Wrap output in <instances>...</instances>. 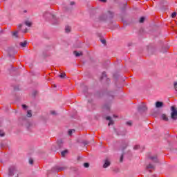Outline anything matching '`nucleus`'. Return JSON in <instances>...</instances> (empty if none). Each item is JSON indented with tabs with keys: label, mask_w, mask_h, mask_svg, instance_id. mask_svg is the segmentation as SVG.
Segmentation results:
<instances>
[{
	"label": "nucleus",
	"mask_w": 177,
	"mask_h": 177,
	"mask_svg": "<svg viewBox=\"0 0 177 177\" xmlns=\"http://www.w3.org/2000/svg\"><path fill=\"white\" fill-rule=\"evenodd\" d=\"M149 172H151V170H149Z\"/></svg>",
	"instance_id": "nucleus-53"
},
{
	"label": "nucleus",
	"mask_w": 177,
	"mask_h": 177,
	"mask_svg": "<svg viewBox=\"0 0 177 177\" xmlns=\"http://www.w3.org/2000/svg\"><path fill=\"white\" fill-rule=\"evenodd\" d=\"M27 117H28L29 118L32 117V113L31 112V110L28 111V112H27Z\"/></svg>",
	"instance_id": "nucleus-25"
},
{
	"label": "nucleus",
	"mask_w": 177,
	"mask_h": 177,
	"mask_svg": "<svg viewBox=\"0 0 177 177\" xmlns=\"http://www.w3.org/2000/svg\"><path fill=\"white\" fill-rule=\"evenodd\" d=\"M138 110L139 113H145V111H147V106L145 103H142L140 105L138 106Z\"/></svg>",
	"instance_id": "nucleus-6"
},
{
	"label": "nucleus",
	"mask_w": 177,
	"mask_h": 177,
	"mask_svg": "<svg viewBox=\"0 0 177 177\" xmlns=\"http://www.w3.org/2000/svg\"><path fill=\"white\" fill-rule=\"evenodd\" d=\"M147 169H154V165H151V163H149L147 166Z\"/></svg>",
	"instance_id": "nucleus-18"
},
{
	"label": "nucleus",
	"mask_w": 177,
	"mask_h": 177,
	"mask_svg": "<svg viewBox=\"0 0 177 177\" xmlns=\"http://www.w3.org/2000/svg\"><path fill=\"white\" fill-rule=\"evenodd\" d=\"M20 46H22V48H26V46H27V41H24V42H21Z\"/></svg>",
	"instance_id": "nucleus-19"
},
{
	"label": "nucleus",
	"mask_w": 177,
	"mask_h": 177,
	"mask_svg": "<svg viewBox=\"0 0 177 177\" xmlns=\"http://www.w3.org/2000/svg\"><path fill=\"white\" fill-rule=\"evenodd\" d=\"M174 89H175V91H176V92H177V82H174Z\"/></svg>",
	"instance_id": "nucleus-38"
},
{
	"label": "nucleus",
	"mask_w": 177,
	"mask_h": 177,
	"mask_svg": "<svg viewBox=\"0 0 177 177\" xmlns=\"http://www.w3.org/2000/svg\"><path fill=\"white\" fill-rule=\"evenodd\" d=\"M140 149V145H136V146H134V147H133V149H134V150H138V149Z\"/></svg>",
	"instance_id": "nucleus-30"
},
{
	"label": "nucleus",
	"mask_w": 177,
	"mask_h": 177,
	"mask_svg": "<svg viewBox=\"0 0 177 177\" xmlns=\"http://www.w3.org/2000/svg\"><path fill=\"white\" fill-rule=\"evenodd\" d=\"M128 147V144L127 142H124L122 147V151H124V150H125L127 149V147Z\"/></svg>",
	"instance_id": "nucleus-23"
},
{
	"label": "nucleus",
	"mask_w": 177,
	"mask_h": 177,
	"mask_svg": "<svg viewBox=\"0 0 177 177\" xmlns=\"http://www.w3.org/2000/svg\"><path fill=\"white\" fill-rule=\"evenodd\" d=\"M113 117H114L115 118H117V116H116L115 115H113Z\"/></svg>",
	"instance_id": "nucleus-46"
},
{
	"label": "nucleus",
	"mask_w": 177,
	"mask_h": 177,
	"mask_svg": "<svg viewBox=\"0 0 177 177\" xmlns=\"http://www.w3.org/2000/svg\"><path fill=\"white\" fill-rule=\"evenodd\" d=\"M25 24H26V26H27L28 27H31V26H32V23L30 22V21H25Z\"/></svg>",
	"instance_id": "nucleus-22"
},
{
	"label": "nucleus",
	"mask_w": 177,
	"mask_h": 177,
	"mask_svg": "<svg viewBox=\"0 0 177 177\" xmlns=\"http://www.w3.org/2000/svg\"><path fill=\"white\" fill-rule=\"evenodd\" d=\"M57 145L59 149H62L63 147V141L62 140H57Z\"/></svg>",
	"instance_id": "nucleus-12"
},
{
	"label": "nucleus",
	"mask_w": 177,
	"mask_h": 177,
	"mask_svg": "<svg viewBox=\"0 0 177 177\" xmlns=\"http://www.w3.org/2000/svg\"><path fill=\"white\" fill-rule=\"evenodd\" d=\"M27 31H28V29L26 28L24 30V32L26 34L27 32Z\"/></svg>",
	"instance_id": "nucleus-45"
},
{
	"label": "nucleus",
	"mask_w": 177,
	"mask_h": 177,
	"mask_svg": "<svg viewBox=\"0 0 177 177\" xmlns=\"http://www.w3.org/2000/svg\"><path fill=\"white\" fill-rule=\"evenodd\" d=\"M21 27H23V24H21L17 26V30H21Z\"/></svg>",
	"instance_id": "nucleus-39"
},
{
	"label": "nucleus",
	"mask_w": 177,
	"mask_h": 177,
	"mask_svg": "<svg viewBox=\"0 0 177 177\" xmlns=\"http://www.w3.org/2000/svg\"><path fill=\"white\" fill-rule=\"evenodd\" d=\"M80 143L84 145V146H86V145H89V141H88V140H82V142H80Z\"/></svg>",
	"instance_id": "nucleus-21"
},
{
	"label": "nucleus",
	"mask_w": 177,
	"mask_h": 177,
	"mask_svg": "<svg viewBox=\"0 0 177 177\" xmlns=\"http://www.w3.org/2000/svg\"><path fill=\"white\" fill-rule=\"evenodd\" d=\"M171 17L172 19H175L176 17V12L171 13Z\"/></svg>",
	"instance_id": "nucleus-28"
},
{
	"label": "nucleus",
	"mask_w": 177,
	"mask_h": 177,
	"mask_svg": "<svg viewBox=\"0 0 177 177\" xmlns=\"http://www.w3.org/2000/svg\"><path fill=\"white\" fill-rule=\"evenodd\" d=\"M104 78H107V75L106 74V72L102 73V75L100 77V80L102 81Z\"/></svg>",
	"instance_id": "nucleus-20"
},
{
	"label": "nucleus",
	"mask_w": 177,
	"mask_h": 177,
	"mask_svg": "<svg viewBox=\"0 0 177 177\" xmlns=\"http://www.w3.org/2000/svg\"><path fill=\"white\" fill-rule=\"evenodd\" d=\"M103 110H107V111H110V103L104 104L102 106Z\"/></svg>",
	"instance_id": "nucleus-11"
},
{
	"label": "nucleus",
	"mask_w": 177,
	"mask_h": 177,
	"mask_svg": "<svg viewBox=\"0 0 177 177\" xmlns=\"http://www.w3.org/2000/svg\"><path fill=\"white\" fill-rule=\"evenodd\" d=\"M24 13H27V10H24Z\"/></svg>",
	"instance_id": "nucleus-47"
},
{
	"label": "nucleus",
	"mask_w": 177,
	"mask_h": 177,
	"mask_svg": "<svg viewBox=\"0 0 177 177\" xmlns=\"http://www.w3.org/2000/svg\"><path fill=\"white\" fill-rule=\"evenodd\" d=\"M67 153H68V150L65 149L61 152V155L62 157H66V154H67Z\"/></svg>",
	"instance_id": "nucleus-15"
},
{
	"label": "nucleus",
	"mask_w": 177,
	"mask_h": 177,
	"mask_svg": "<svg viewBox=\"0 0 177 177\" xmlns=\"http://www.w3.org/2000/svg\"><path fill=\"white\" fill-rule=\"evenodd\" d=\"M106 120L107 121H109V124H108L109 127H110V125H113V124H114V121L112 120L111 117L107 116V117L106 118Z\"/></svg>",
	"instance_id": "nucleus-10"
},
{
	"label": "nucleus",
	"mask_w": 177,
	"mask_h": 177,
	"mask_svg": "<svg viewBox=\"0 0 177 177\" xmlns=\"http://www.w3.org/2000/svg\"><path fill=\"white\" fill-rule=\"evenodd\" d=\"M171 118L172 120H177V110L174 106L171 107Z\"/></svg>",
	"instance_id": "nucleus-5"
},
{
	"label": "nucleus",
	"mask_w": 177,
	"mask_h": 177,
	"mask_svg": "<svg viewBox=\"0 0 177 177\" xmlns=\"http://www.w3.org/2000/svg\"><path fill=\"white\" fill-rule=\"evenodd\" d=\"M129 46H131V44H129Z\"/></svg>",
	"instance_id": "nucleus-51"
},
{
	"label": "nucleus",
	"mask_w": 177,
	"mask_h": 177,
	"mask_svg": "<svg viewBox=\"0 0 177 177\" xmlns=\"http://www.w3.org/2000/svg\"><path fill=\"white\" fill-rule=\"evenodd\" d=\"M140 23H144L145 22V17H142L140 19Z\"/></svg>",
	"instance_id": "nucleus-33"
},
{
	"label": "nucleus",
	"mask_w": 177,
	"mask_h": 177,
	"mask_svg": "<svg viewBox=\"0 0 177 177\" xmlns=\"http://www.w3.org/2000/svg\"><path fill=\"white\" fill-rule=\"evenodd\" d=\"M3 1H5V0H3Z\"/></svg>",
	"instance_id": "nucleus-55"
},
{
	"label": "nucleus",
	"mask_w": 177,
	"mask_h": 177,
	"mask_svg": "<svg viewBox=\"0 0 177 177\" xmlns=\"http://www.w3.org/2000/svg\"><path fill=\"white\" fill-rule=\"evenodd\" d=\"M84 168H89V163L85 162V163L84 164Z\"/></svg>",
	"instance_id": "nucleus-32"
},
{
	"label": "nucleus",
	"mask_w": 177,
	"mask_h": 177,
	"mask_svg": "<svg viewBox=\"0 0 177 177\" xmlns=\"http://www.w3.org/2000/svg\"><path fill=\"white\" fill-rule=\"evenodd\" d=\"M71 6H73V5H75V2H74V1H71Z\"/></svg>",
	"instance_id": "nucleus-44"
},
{
	"label": "nucleus",
	"mask_w": 177,
	"mask_h": 177,
	"mask_svg": "<svg viewBox=\"0 0 177 177\" xmlns=\"http://www.w3.org/2000/svg\"><path fill=\"white\" fill-rule=\"evenodd\" d=\"M149 160L153 161V162H158V158H157V155H154L153 156H149Z\"/></svg>",
	"instance_id": "nucleus-7"
},
{
	"label": "nucleus",
	"mask_w": 177,
	"mask_h": 177,
	"mask_svg": "<svg viewBox=\"0 0 177 177\" xmlns=\"http://www.w3.org/2000/svg\"><path fill=\"white\" fill-rule=\"evenodd\" d=\"M61 78H65L66 77V73H62L61 75H59Z\"/></svg>",
	"instance_id": "nucleus-31"
},
{
	"label": "nucleus",
	"mask_w": 177,
	"mask_h": 177,
	"mask_svg": "<svg viewBox=\"0 0 177 177\" xmlns=\"http://www.w3.org/2000/svg\"><path fill=\"white\" fill-rule=\"evenodd\" d=\"M75 130L74 129H70L68 131V133L70 136H71V135H73V132H75Z\"/></svg>",
	"instance_id": "nucleus-27"
},
{
	"label": "nucleus",
	"mask_w": 177,
	"mask_h": 177,
	"mask_svg": "<svg viewBox=\"0 0 177 177\" xmlns=\"http://www.w3.org/2000/svg\"><path fill=\"white\" fill-rule=\"evenodd\" d=\"M125 5H127V3H126Z\"/></svg>",
	"instance_id": "nucleus-54"
},
{
	"label": "nucleus",
	"mask_w": 177,
	"mask_h": 177,
	"mask_svg": "<svg viewBox=\"0 0 177 177\" xmlns=\"http://www.w3.org/2000/svg\"><path fill=\"white\" fill-rule=\"evenodd\" d=\"M16 177H19V174H17V176Z\"/></svg>",
	"instance_id": "nucleus-48"
},
{
	"label": "nucleus",
	"mask_w": 177,
	"mask_h": 177,
	"mask_svg": "<svg viewBox=\"0 0 177 177\" xmlns=\"http://www.w3.org/2000/svg\"><path fill=\"white\" fill-rule=\"evenodd\" d=\"M54 88H56V86H55V84H54Z\"/></svg>",
	"instance_id": "nucleus-49"
},
{
	"label": "nucleus",
	"mask_w": 177,
	"mask_h": 177,
	"mask_svg": "<svg viewBox=\"0 0 177 177\" xmlns=\"http://www.w3.org/2000/svg\"><path fill=\"white\" fill-rule=\"evenodd\" d=\"M163 106H164V102H162L157 101L156 102V109H160L161 107H163Z\"/></svg>",
	"instance_id": "nucleus-8"
},
{
	"label": "nucleus",
	"mask_w": 177,
	"mask_h": 177,
	"mask_svg": "<svg viewBox=\"0 0 177 177\" xmlns=\"http://www.w3.org/2000/svg\"><path fill=\"white\" fill-rule=\"evenodd\" d=\"M84 93H86V92H88V86H84Z\"/></svg>",
	"instance_id": "nucleus-34"
},
{
	"label": "nucleus",
	"mask_w": 177,
	"mask_h": 177,
	"mask_svg": "<svg viewBox=\"0 0 177 177\" xmlns=\"http://www.w3.org/2000/svg\"><path fill=\"white\" fill-rule=\"evenodd\" d=\"M114 17V12L111 11H108L106 13L102 14L99 17L100 21H106V20H109V19H113Z\"/></svg>",
	"instance_id": "nucleus-1"
},
{
	"label": "nucleus",
	"mask_w": 177,
	"mask_h": 177,
	"mask_svg": "<svg viewBox=\"0 0 177 177\" xmlns=\"http://www.w3.org/2000/svg\"><path fill=\"white\" fill-rule=\"evenodd\" d=\"M100 2H104V3H106L107 2V0H99Z\"/></svg>",
	"instance_id": "nucleus-43"
},
{
	"label": "nucleus",
	"mask_w": 177,
	"mask_h": 177,
	"mask_svg": "<svg viewBox=\"0 0 177 177\" xmlns=\"http://www.w3.org/2000/svg\"><path fill=\"white\" fill-rule=\"evenodd\" d=\"M73 53L76 56V57H80V56H82V53H78L77 51H74Z\"/></svg>",
	"instance_id": "nucleus-16"
},
{
	"label": "nucleus",
	"mask_w": 177,
	"mask_h": 177,
	"mask_svg": "<svg viewBox=\"0 0 177 177\" xmlns=\"http://www.w3.org/2000/svg\"><path fill=\"white\" fill-rule=\"evenodd\" d=\"M0 136H5V132H3V130H0Z\"/></svg>",
	"instance_id": "nucleus-29"
},
{
	"label": "nucleus",
	"mask_w": 177,
	"mask_h": 177,
	"mask_svg": "<svg viewBox=\"0 0 177 177\" xmlns=\"http://www.w3.org/2000/svg\"><path fill=\"white\" fill-rule=\"evenodd\" d=\"M29 164H30V165L34 164V160H32V158L29 159Z\"/></svg>",
	"instance_id": "nucleus-36"
},
{
	"label": "nucleus",
	"mask_w": 177,
	"mask_h": 177,
	"mask_svg": "<svg viewBox=\"0 0 177 177\" xmlns=\"http://www.w3.org/2000/svg\"><path fill=\"white\" fill-rule=\"evenodd\" d=\"M70 31H71V27H70V26H66V28H65V32H70Z\"/></svg>",
	"instance_id": "nucleus-24"
},
{
	"label": "nucleus",
	"mask_w": 177,
	"mask_h": 177,
	"mask_svg": "<svg viewBox=\"0 0 177 177\" xmlns=\"http://www.w3.org/2000/svg\"><path fill=\"white\" fill-rule=\"evenodd\" d=\"M113 98H114V96L112 95V99H113Z\"/></svg>",
	"instance_id": "nucleus-50"
},
{
	"label": "nucleus",
	"mask_w": 177,
	"mask_h": 177,
	"mask_svg": "<svg viewBox=\"0 0 177 177\" xmlns=\"http://www.w3.org/2000/svg\"><path fill=\"white\" fill-rule=\"evenodd\" d=\"M15 174H17V167H16V166L15 165L10 166L8 168V176L13 177L15 176Z\"/></svg>",
	"instance_id": "nucleus-3"
},
{
	"label": "nucleus",
	"mask_w": 177,
	"mask_h": 177,
	"mask_svg": "<svg viewBox=\"0 0 177 177\" xmlns=\"http://www.w3.org/2000/svg\"><path fill=\"white\" fill-rule=\"evenodd\" d=\"M101 42H102V44H103L104 45H106V39H101Z\"/></svg>",
	"instance_id": "nucleus-40"
},
{
	"label": "nucleus",
	"mask_w": 177,
	"mask_h": 177,
	"mask_svg": "<svg viewBox=\"0 0 177 177\" xmlns=\"http://www.w3.org/2000/svg\"><path fill=\"white\" fill-rule=\"evenodd\" d=\"M14 91H19V86H15Z\"/></svg>",
	"instance_id": "nucleus-42"
},
{
	"label": "nucleus",
	"mask_w": 177,
	"mask_h": 177,
	"mask_svg": "<svg viewBox=\"0 0 177 177\" xmlns=\"http://www.w3.org/2000/svg\"><path fill=\"white\" fill-rule=\"evenodd\" d=\"M0 146H2V144H1Z\"/></svg>",
	"instance_id": "nucleus-52"
},
{
	"label": "nucleus",
	"mask_w": 177,
	"mask_h": 177,
	"mask_svg": "<svg viewBox=\"0 0 177 177\" xmlns=\"http://www.w3.org/2000/svg\"><path fill=\"white\" fill-rule=\"evenodd\" d=\"M44 17H49L50 19H53V24L57 25L59 24V19L55 16V15L50 13V12H45L44 14Z\"/></svg>",
	"instance_id": "nucleus-2"
},
{
	"label": "nucleus",
	"mask_w": 177,
	"mask_h": 177,
	"mask_svg": "<svg viewBox=\"0 0 177 177\" xmlns=\"http://www.w3.org/2000/svg\"><path fill=\"white\" fill-rule=\"evenodd\" d=\"M17 34H19V30L12 32V37H15V38H19V36L17 35Z\"/></svg>",
	"instance_id": "nucleus-17"
},
{
	"label": "nucleus",
	"mask_w": 177,
	"mask_h": 177,
	"mask_svg": "<svg viewBox=\"0 0 177 177\" xmlns=\"http://www.w3.org/2000/svg\"><path fill=\"white\" fill-rule=\"evenodd\" d=\"M127 125H129V127L132 126V121L127 122Z\"/></svg>",
	"instance_id": "nucleus-37"
},
{
	"label": "nucleus",
	"mask_w": 177,
	"mask_h": 177,
	"mask_svg": "<svg viewBox=\"0 0 177 177\" xmlns=\"http://www.w3.org/2000/svg\"><path fill=\"white\" fill-rule=\"evenodd\" d=\"M161 119L163 120V121H168V117H167L165 114H162Z\"/></svg>",
	"instance_id": "nucleus-14"
},
{
	"label": "nucleus",
	"mask_w": 177,
	"mask_h": 177,
	"mask_svg": "<svg viewBox=\"0 0 177 177\" xmlns=\"http://www.w3.org/2000/svg\"><path fill=\"white\" fill-rule=\"evenodd\" d=\"M64 169H67V167L55 166L51 169V172H62V171H64Z\"/></svg>",
	"instance_id": "nucleus-4"
},
{
	"label": "nucleus",
	"mask_w": 177,
	"mask_h": 177,
	"mask_svg": "<svg viewBox=\"0 0 177 177\" xmlns=\"http://www.w3.org/2000/svg\"><path fill=\"white\" fill-rule=\"evenodd\" d=\"M151 114H152L153 117H154L156 118L158 117L159 112L158 111H152Z\"/></svg>",
	"instance_id": "nucleus-13"
},
{
	"label": "nucleus",
	"mask_w": 177,
	"mask_h": 177,
	"mask_svg": "<svg viewBox=\"0 0 177 177\" xmlns=\"http://www.w3.org/2000/svg\"><path fill=\"white\" fill-rule=\"evenodd\" d=\"M22 107H23L24 110H27V109H28V106L26 104H22Z\"/></svg>",
	"instance_id": "nucleus-35"
},
{
	"label": "nucleus",
	"mask_w": 177,
	"mask_h": 177,
	"mask_svg": "<svg viewBox=\"0 0 177 177\" xmlns=\"http://www.w3.org/2000/svg\"><path fill=\"white\" fill-rule=\"evenodd\" d=\"M125 155V153H122L121 156H120V162H122V161H124V156Z\"/></svg>",
	"instance_id": "nucleus-26"
},
{
	"label": "nucleus",
	"mask_w": 177,
	"mask_h": 177,
	"mask_svg": "<svg viewBox=\"0 0 177 177\" xmlns=\"http://www.w3.org/2000/svg\"><path fill=\"white\" fill-rule=\"evenodd\" d=\"M104 162L103 168H107L108 167H110L111 162H109V159L104 160Z\"/></svg>",
	"instance_id": "nucleus-9"
},
{
	"label": "nucleus",
	"mask_w": 177,
	"mask_h": 177,
	"mask_svg": "<svg viewBox=\"0 0 177 177\" xmlns=\"http://www.w3.org/2000/svg\"><path fill=\"white\" fill-rule=\"evenodd\" d=\"M50 114H52L53 115H56V111H50Z\"/></svg>",
	"instance_id": "nucleus-41"
}]
</instances>
